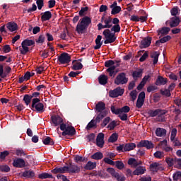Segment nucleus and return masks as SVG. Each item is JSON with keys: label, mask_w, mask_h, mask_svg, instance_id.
<instances>
[{"label": "nucleus", "mask_w": 181, "mask_h": 181, "mask_svg": "<svg viewBox=\"0 0 181 181\" xmlns=\"http://www.w3.org/2000/svg\"><path fill=\"white\" fill-rule=\"evenodd\" d=\"M105 67H108L106 71L109 73V76L110 77H115L117 73H118L119 70L117 69L119 64L117 62H115L112 60H109L105 62Z\"/></svg>", "instance_id": "f257e3e1"}, {"label": "nucleus", "mask_w": 181, "mask_h": 181, "mask_svg": "<svg viewBox=\"0 0 181 181\" xmlns=\"http://www.w3.org/2000/svg\"><path fill=\"white\" fill-rule=\"evenodd\" d=\"M95 110L98 112H100L95 118V121L97 122H100L104 117H107V115H108V111L104 110H105V104L103 102H99L96 105Z\"/></svg>", "instance_id": "f03ea898"}, {"label": "nucleus", "mask_w": 181, "mask_h": 181, "mask_svg": "<svg viewBox=\"0 0 181 181\" xmlns=\"http://www.w3.org/2000/svg\"><path fill=\"white\" fill-rule=\"evenodd\" d=\"M91 23V18L90 17H84L80 20V23H78L76 26V32L78 33L83 34L87 28H88V25Z\"/></svg>", "instance_id": "7ed1b4c3"}, {"label": "nucleus", "mask_w": 181, "mask_h": 181, "mask_svg": "<svg viewBox=\"0 0 181 181\" xmlns=\"http://www.w3.org/2000/svg\"><path fill=\"white\" fill-rule=\"evenodd\" d=\"M80 168L76 165H71L69 168L67 167H61L56 168L52 170V173H66V172H71V173H77L79 172Z\"/></svg>", "instance_id": "20e7f679"}, {"label": "nucleus", "mask_w": 181, "mask_h": 181, "mask_svg": "<svg viewBox=\"0 0 181 181\" xmlns=\"http://www.w3.org/2000/svg\"><path fill=\"white\" fill-rule=\"evenodd\" d=\"M103 35L105 36V44L107 45L108 43H114L117 37H115V34L114 33H111V31L108 29L105 30L103 33Z\"/></svg>", "instance_id": "39448f33"}, {"label": "nucleus", "mask_w": 181, "mask_h": 181, "mask_svg": "<svg viewBox=\"0 0 181 181\" xmlns=\"http://www.w3.org/2000/svg\"><path fill=\"white\" fill-rule=\"evenodd\" d=\"M35 45V41L32 40H24L22 43V47L20 48V52L21 54H26L29 52V46H33Z\"/></svg>", "instance_id": "423d86ee"}, {"label": "nucleus", "mask_w": 181, "mask_h": 181, "mask_svg": "<svg viewBox=\"0 0 181 181\" xmlns=\"http://www.w3.org/2000/svg\"><path fill=\"white\" fill-rule=\"evenodd\" d=\"M32 108L37 111V112H43L45 106L43 105V103H40V99L36 98L33 99Z\"/></svg>", "instance_id": "0eeeda50"}, {"label": "nucleus", "mask_w": 181, "mask_h": 181, "mask_svg": "<svg viewBox=\"0 0 181 181\" xmlns=\"http://www.w3.org/2000/svg\"><path fill=\"white\" fill-rule=\"evenodd\" d=\"M101 22L102 23H99L98 25V30H101V29H110V28H112V19L110 18H102Z\"/></svg>", "instance_id": "6e6552de"}, {"label": "nucleus", "mask_w": 181, "mask_h": 181, "mask_svg": "<svg viewBox=\"0 0 181 181\" xmlns=\"http://www.w3.org/2000/svg\"><path fill=\"white\" fill-rule=\"evenodd\" d=\"M60 129L63 131L62 135L64 136L66 135H74V132H76L74 127L64 124H61Z\"/></svg>", "instance_id": "1a4fd4ad"}, {"label": "nucleus", "mask_w": 181, "mask_h": 181, "mask_svg": "<svg viewBox=\"0 0 181 181\" xmlns=\"http://www.w3.org/2000/svg\"><path fill=\"white\" fill-rule=\"evenodd\" d=\"M58 62H59L61 64H67L71 62V57H70L69 54L64 52L58 57Z\"/></svg>", "instance_id": "9d476101"}, {"label": "nucleus", "mask_w": 181, "mask_h": 181, "mask_svg": "<svg viewBox=\"0 0 181 181\" xmlns=\"http://www.w3.org/2000/svg\"><path fill=\"white\" fill-rule=\"evenodd\" d=\"M131 109L128 106H124L120 109H116L115 107L112 106L111 107V111L112 114H115L116 115H118V114H127V112H129V110Z\"/></svg>", "instance_id": "9b49d317"}, {"label": "nucleus", "mask_w": 181, "mask_h": 181, "mask_svg": "<svg viewBox=\"0 0 181 181\" xmlns=\"http://www.w3.org/2000/svg\"><path fill=\"white\" fill-rule=\"evenodd\" d=\"M125 83H128V79L125 77V74L122 73L119 74L115 81V83L117 86L119 84H125Z\"/></svg>", "instance_id": "f8f14e48"}, {"label": "nucleus", "mask_w": 181, "mask_h": 181, "mask_svg": "<svg viewBox=\"0 0 181 181\" xmlns=\"http://www.w3.org/2000/svg\"><path fill=\"white\" fill-rule=\"evenodd\" d=\"M109 94H110V97H112V98H115L116 97H119V95H122V94H124V89L121 88H117L113 90H110L109 92Z\"/></svg>", "instance_id": "ddd939ff"}, {"label": "nucleus", "mask_w": 181, "mask_h": 181, "mask_svg": "<svg viewBox=\"0 0 181 181\" xmlns=\"http://www.w3.org/2000/svg\"><path fill=\"white\" fill-rule=\"evenodd\" d=\"M166 112H168V111L157 109L156 110H150L148 112V115L150 117H156V115H158V117H162V115H165Z\"/></svg>", "instance_id": "4468645a"}, {"label": "nucleus", "mask_w": 181, "mask_h": 181, "mask_svg": "<svg viewBox=\"0 0 181 181\" xmlns=\"http://www.w3.org/2000/svg\"><path fill=\"white\" fill-rule=\"evenodd\" d=\"M151 43H152V37H147L146 38H144L140 44L141 49H145L146 47H149L151 46Z\"/></svg>", "instance_id": "2eb2a0df"}, {"label": "nucleus", "mask_w": 181, "mask_h": 181, "mask_svg": "<svg viewBox=\"0 0 181 181\" xmlns=\"http://www.w3.org/2000/svg\"><path fill=\"white\" fill-rule=\"evenodd\" d=\"M144 103H145V92H141L139 95L136 104L137 108H141L144 105Z\"/></svg>", "instance_id": "dca6fc26"}, {"label": "nucleus", "mask_w": 181, "mask_h": 181, "mask_svg": "<svg viewBox=\"0 0 181 181\" xmlns=\"http://www.w3.org/2000/svg\"><path fill=\"white\" fill-rule=\"evenodd\" d=\"M25 165V160L22 158H15L13 161L14 168H24Z\"/></svg>", "instance_id": "f3484780"}, {"label": "nucleus", "mask_w": 181, "mask_h": 181, "mask_svg": "<svg viewBox=\"0 0 181 181\" xmlns=\"http://www.w3.org/2000/svg\"><path fill=\"white\" fill-rule=\"evenodd\" d=\"M52 122L54 124L55 127L59 125H62L63 123V118L60 117L59 116H52L51 117Z\"/></svg>", "instance_id": "a211bd4d"}, {"label": "nucleus", "mask_w": 181, "mask_h": 181, "mask_svg": "<svg viewBox=\"0 0 181 181\" xmlns=\"http://www.w3.org/2000/svg\"><path fill=\"white\" fill-rule=\"evenodd\" d=\"M96 144L99 148H103L104 146V134L100 133L96 138Z\"/></svg>", "instance_id": "6ab92c4d"}, {"label": "nucleus", "mask_w": 181, "mask_h": 181, "mask_svg": "<svg viewBox=\"0 0 181 181\" xmlns=\"http://www.w3.org/2000/svg\"><path fill=\"white\" fill-rule=\"evenodd\" d=\"M150 169L151 172H158V170H162L163 168H162V164H159V163H153L151 164Z\"/></svg>", "instance_id": "aec40b11"}, {"label": "nucleus", "mask_w": 181, "mask_h": 181, "mask_svg": "<svg viewBox=\"0 0 181 181\" xmlns=\"http://www.w3.org/2000/svg\"><path fill=\"white\" fill-rule=\"evenodd\" d=\"M150 79H151V75L149 74L146 75L142 79V81L141 82V83L137 87V89L141 90V88H143L144 86H145V84H146V82L149 81Z\"/></svg>", "instance_id": "412c9836"}, {"label": "nucleus", "mask_w": 181, "mask_h": 181, "mask_svg": "<svg viewBox=\"0 0 181 181\" xmlns=\"http://www.w3.org/2000/svg\"><path fill=\"white\" fill-rule=\"evenodd\" d=\"M41 20L42 22L49 21L52 18V13L50 11H45L41 13Z\"/></svg>", "instance_id": "4be33fe9"}, {"label": "nucleus", "mask_w": 181, "mask_h": 181, "mask_svg": "<svg viewBox=\"0 0 181 181\" xmlns=\"http://www.w3.org/2000/svg\"><path fill=\"white\" fill-rule=\"evenodd\" d=\"M146 171V169L144 167H139L136 168V170L133 172V175L134 176H139V175H144L145 172Z\"/></svg>", "instance_id": "5701e85b"}, {"label": "nucleus", "mask_w": 181, "mask_h": 181, "mask_svg": "<svg viewBox=\"0 0 181 181\" xmlns=\"http://www.w3.org/2000/svg\"><path fill=\"white\" fill-rule=\"evenodd\" d=\"M6 28L10 32H15L18 30V25L16 23L10 22L6 24Z\"/></svg>", "instance_id": "b1692460"}, {"label": "nucleus", "mask_w": 181, "mask_h": 181, "mask_svg": "<svg viewBox=\"0 0 181 181\" xmlns=\"http://www.w3.org/2000/svg\"><path fill=\"white\" fill-rule=\"evenodd\" d=\"M179 23H180V20L179 19V18H177L176 16L173 17L170 21V26L171 28H175V27L179 25Z\"/></svg>", "instance_id": "393cba45"}, {"label": "nucleus", "mask_w": 181, "mask_h": 181, "mask_svg": "<svg viewBox=\"0 0 181 181\" xmlns=\"http://www.w3.org/2000/svg\"><path fill=\"white\" fill-rule=\"evenodd\" d=\"M101 39H103V37L101 35H98L97 38L95 39V46L94 47V49L95 50H98V49H100L101 46H103V42H101Z\"/></svg>", "instance_id": "a878e982"}, {"label": "nucleus", "mask_w": 181, "mask_h": 181, "mask_svg": "<svg viewBox=\"0 0 181 181\" xmlns=\"http://www.w3.org/2000/svg\"><path fill=\"white\" fill-rule=\"evenodd\" d=\"M140 146H145L147 149H152L153 148V144L148 141H143L140 142Z\"/></svg>", "instance_id": "bb28decb"}, {"label": "nucleus", "mask_w": 181, "mask_h": 181, "mask_svg": "<svg viewBox=\"0 0 181 181\" xmlns=\"http://www.w3.org/2000/svg\"><path fill=\"white\" fill-rule=\"evenodd\" d=\"M98 81L100 84L105 85L107 84V83H108V76H107L106 75H100L98 77Z\"/></svg>", "instance_id": "cd10ccee"}, {"label": "nucleus", "mask_w": 181, "mask_h": 181, "mask_svg": "<svg viewBox=\"0 0 181 181\" xmlns=\"http://www.w3.org/2000/svg\"><path fill=\"white\" fill-rule=\"evenodd\" d=\"M166 83H168L166 78L162 76H158L156 82V86H164V84H166Z\"/></svg>", "instance_id": "c85d7f7f"}, {"label": "nucleus", "mask_w": 181, "mask_h": 181, "mask_svg": "<svg viewBox=\"0 0 181 181\" xmlns=\"http://www.w3.org/2000/svg\"><path fill=\"white\" fill-rule=\"evenodd\" d=\"M136 147V145H135V144L134 143L127 144L124 146V151L125 152H129V151H132V149H135Z\"/></svg>", "instance_id": "c756f323"}, {"label": "nucleus", "mask_w": 181, "mask_h": 181, "mask_svg": "<svg viewBox=\"0 0 181 181\" xmlns=\"http://www.w3.org/2000/svg\"><path fill=\"white\" fill-rule=\"evenodd\" d=\"M141 161H137L135 158H130L128 160V164L134 168L138 166V165H141Z\"/></svg>", "instance_id": "7c9ffc66"}, {"label": "nucleus", "mask_w": 181, "mask_h": 181, "mask_svg": "<svg viewBox=\"0 0 181 181\" xmlns=\"http://www.w3.org/2000/svg\"><path fill=\"white\" fill-rule=\"evenodd\" d=\"M156 135L157 136H165L166 135V130L162 128H158L156 130Z\"/></svg>", "instance_id": "2f4dec72"}, {"label": "nucleus", "mask_w": 181, "mask_h": 181, "mask_svg": "<svg viewBox=\"0 0 181 181\" xmlns=\"http://www.w3.org/2000/svg\"><path fill=\"white\" fill-rule=\"evenodd\" d=\"M116 5H117V2H115L112 5V6H115V7H113V8L112 9V15H115V14L119 13V12H121V7L119 6H116Z\"/></svg>", "instance_id": "473e14b6"}, {"label": "nucleus", "mask_w": 181, "mask_h": 181, "mask_svg": "<svg viewBox=\"0 0 181 181\" xmlns=\"http://www.w3.org/2000/svg\"><path fill=\"white\" fill-rule=\"evenodd\" d=\"M170 39H171L170 35H167V36L161 38L159 41H156V46H158V45L160 43H166V42H169V40H170Z\"/></svg>", "instance_id": "72a5a7b5"}, {"label": "nucleus", "mask_w": 181, "mask_h": 181, "mask_svg": "<svg viewBox=\"0 0 181 181\" xmlns=\"http://www.w3.org/2000/svg\"><path fill=\"white\" fill-rule=\"evenodd\" d=\"M39 179H52L53 175L47 173H42L38 175Z\"/></svg>", "instance_id": "f704fd0d"}, {"label": "nucleus", "mask_w": 181, "mask_h": 181, "mask_svg": "<svg viewBox=\"0 0 181 181\" xmlns=\"http://www.w3.org/2000/svg\"><path fill=\"white\" fill-rule=\"evenodd\" d=\"M95 166H96L95 163H93L91 161H89V162H88V163L85 166V169H87L88 170H91L94 169L95 168Z\"/></svg>", "instance_id": "c9c22d12"}, {"label": "nucleus", "mask_w": 181, "mask_h": 181, "mask_svg": "<svg viewBox=\"0 0 181 181\" xmlns=\"http://www.w3.org/2000/svg\"><path fill=\"white\" fill-rule=\"evenodd\" d=\"M83 69V64L80 62H75L73 64L72 70H81Z\"/></svg>", "instance_id": "e433bc0d"}, {"label": "nucleus", "mask_w": 181, "mask_h": 181, "mask_svg": "<svg viewBox=\"0 0 181 181\" xmlns=\"http://www.w3.org/2000/svg\"><path fill=\"white\" fill-rule=\"evenodd\" d=\"M170 30V28L168 27H164L158 30V35H168Z\"/></svg>", "instance_id": "4c0bfd02"}, {"label": "nucleus", "mask_w": 181, "mask_h": 181, "mask_svg": "<svg viewBox=\"0 0 181 181\" xmlns=\"http://www.w3.org/2000/svg\"><path fill=\"white\" fill-rule=\"evenodd\" d=\"M92 159H95L96 160H98L100 159H103V154L101 152H97L95 153H94L92 156H91Z\"/></svg>", "instance_id": "58836bf2"}, {"label": "nucleus", "mask_w": 181, "mask_h": 181, "mask_svg": "<svg viewBox=\"0 0 181 181\" xmlns=\"http://www.w3.org/2000/svg\"><path fill=\"white\" fill-rule=\"evenodd\" d=\"M158 57H159L158 52H155L151 54V58L153 59V64H156V63H158Z\"/></svg>", "instance_id": "ea45409f"}, {"label": "nucleus", "mask_w": 181, "mask_h": 181, "mask_svg": "<svg viewBox=\"0 0 181 181\" xmlns=\"http://www.w3.org/2000/svg\"><path fill=\"white\" fill-rule=\"evenodd\" d=\"M118 140V134L117 133H113L109 138L108 141L110 142H116Z\"/></svg>", "instance_id": "a19ab883"}, {"label": "nucleus", "mask_w": 181, "mask_h": 181, "mask_svg": "<svg viewBox=\"0 0 181 181\" xmlns=\"http://www.w3.org/2000/svg\"><path fill=\"white\" fill-rule=\"evenodd\" d=\"M23 176H24V177H33V176H35V173L33 171H25L23 173Z\"/></svg>", "instance_id": "79ce46f5"}, {"label": "nucleus", "mask_w": 181, "mask_h": 181, "mask_svg": "<svg viewBox=\"0 0 181 181\" xmlns=\"http://www.w3.org/2000/svg\"><path fill=\"white\" fill-rule=\"evenodd\" d=\"M173 180L174 181H181V172L177 171L173 175Z\"/></svg>", "instance_id": "37998d69"}, {"label": "nucleus", "mask_w": 181, "mask_h": 181, "mask_svg": "<svg viewBox=\"0 0 181 181\" xmlns=\"http://www.w3.org/2000/svg\"><path fill=\"white\" fill-rule=\"evenodd\" d=\"M43 144L45 145H53L54 142H53L50 137L47 136L43 140Z\"/></svg>", "instance_id": "c03bdc74"}, {"label": "nucleus", "mask_w": 181, "mask_h": 181, "mask_svg": "<svg viewBox=\"0 0 181 181\" xmlns=\"http://www.w3.org/2000/svg\"><path fill=\"white\" fill-rule=\"evenodd\" d=\"M115 177L118 181H125V176L123 175V174H119L118 173H117L115 175Z\"/></svg>", "instance_id": "a18cd8bd"}, {"label": "nucleus", "mask_w": 181, "mask_h": 181, "mask_svg": "<svg viewBox=\"0 0 181 181\" xmlns=\"http://www.w3.org/2000/svg\"><path fill=\"white\" fill-rule=\"evenodd\" d=\"M33 98V96L29 95H25L23 98V100L25 101L26 105L28 104H30V100Z\"/></svg>", "instance_id": "49530a36"}, {"label": "nucleus", "mask_w": 181, "mask_h": 181, "mask_svg": "<svg viewBox=\"0 0 181 181\" xmlns=\"http://www.w3.org/2000/svg\"><path fill=\"white\" fill-rule=\"evenodd\" d=\"M134 78H138L139 77H142V71L141 69L137 70L133 73Z\"/></svg>", "instance_id": "de8ad7c7"}, {"label": "nucleus", "mask_w": 181, "mask_h": 181, "mask_svg": "<svg viewBox=\"0 0 181 181\" xmlns=\"http://www.w3.org/2000/svg\"><path fill=\"white\" fill-rule=\"evenodd\" d=\"M154 156H155V158H157V159H162V158H163L165 156V155L163 154V152H162V151H156L154 153Z\"/></svg>", "instance_id": "09e8293b"}, {"label": "nucleus", "mask_w": 181, "mask_h": 181, "mask_svg": "<svg viewBox=\"0 0 181 181\" xmlns=\"http://www.w3.org/2000/svg\"><path fill=\"white\" fill-rule=\"evenodd\" d=\"M177 134V129H173L171 131V136H170L171 141H175V138H176Z\"/></svg>", "instance_id": "8fccbe9b"}, {"label": "nucleus", "mask_w": 181, "mask_h": 181, "mask_svg": "<svg viewBox=\"0 0 181 181\" xmlns=\"http://www.w3.org/2000/svg\"><path fill=\"white\" fill-rule=\"evenodd\" d=\"M47 46H48V50L49 52V53L50 56H53L54 54V47L52 46V44L50 43H48Z\"/></svg>", "instance_id": "3c124183"}, {"label": "nucleus", "mask_w": 181, "mask_h": 181, "mask_svg": "<svg viewBox=\"0 0 181 181\" xmlns=\"http://www.w3.org/2000/svg\"><path fill=\"white\" fill-rule=\"evenodd\" d=\"M175 161H176V159L173 160V158H166V162L168 166H173V165H175Z\"/></svg>", "instance_id": "603ef678"}, {"label": "nucleus", "mask_w": 181, "mask_h": 181, "mask_svg": "<svg viewBox=\"0 0 181 181\" xmlns=\"http://www.w3.org/2000/svg\"><path fill=\"white\" fill-rule=\"evenodd\" d=\"M121 30V27L119 26V25L117 24L115 25L112 28H111V31L112 32H115V33H118Z\"/></svg>", "instance_id": "864d4df0"}, {"label": "nucleus", "mask_w": 181, "mask_h": 181, "mask_svg": "<svg viewBox=\"0 0 181 181\" xmlns=\"http://www.w3.org/2000/svg\"><path fill=\"white\" fill-rule=\"evenodd\" d=\"M117 115H119L122 121H127V119H128V115L127 113H119Z\"/></svg>", "instance_id": "5fc2aeb1"}, {"label": "nucleus", "mask_w": 181, "mask_h": 181, "mask_svg": "<svg viewBox=\"0 0 181 181\" xmlns=\"http://www.w3.org/2000/svg\"><path fill=\"white\" fill-rule=\"evenodd\" d=\"M0 77L5 78L6 77V72L4 71V66L0 65Z\"/></svg>", "instance_id": "6e6d98bb"}, {"label": "nucleus", "mask_w": 181, "mask_h": 181, "mask_svg": "<svg viewBox=\"0 0 181 181\" xmlns=\"http://www.w3.org/2000/svg\"><path fill=\"white\" fill-rule=\"evenodd\" d=\"M115 127H117V123L115 122V121H113L108 124L107 128L111 131L114 129Z\"/></svg>", "instance_id": "4d7b16f0"}, {"label": "nucleus", "mask_w": 181, "mask_h": 181, "mask_svg": "<svg viewBox=\"0 0 181 181\" xmlns=\"http://www.w3.org/2000/svg\"><path fill=\"white\" fill-rule=\"evenodd\" d=\"M36 43L42 44L45 42V35H41L39 37L35 40Z\"/></svg>", "instance_id": "13d9d810"}, {"label": "nucleus", "mask_w": 181, "mask_h": 181, "mask_svg": "<svg viewBox=\"0 0 181 181\" xmlns=\"http://www.w3.org/2000/svg\"><path fill=\"white\" fill-rule=\"evenodd\" d=\"M95 125H96L95 121L91 120L87 125L86 128H87V129H90V128H94V127H95Z\"/></svg>", "instance_id": "bf43d9fd"}, {"label": "nucleus", "mask_w": 181, "mask_h": 181, "mask_svg": "<svg viewBox=\"0 0 181 181\" xmlns=\"http://www.w3.org/2000/svg\"><path fill=\"white\" fill-rule=\"evenodd\" d=\"M116 168L117 169H124V163L122 161H116Z\"/></svg>", "instance_id": "052dcab7"}, {"label": "nucleus", "mask_w": 181, "mask_h": 181, "mask_svg": "<svg viewBox=\"0 0 181 181\" xmlns=\"http://www.w3.org/2000/svg\"><path fill=\"white\" fill-rule=\"evenodd\" d=\"M159 146H160L161 149H164L168 146V141L166 140H163L159 144Z\"/></svg>", "instance_id": "680f3d73"}, {"label": "nucleus", "mask_w": 181, "mask_h": 181, "mask_svg": "<svg viewBox=\"0 0 181 181\" xmlns=\"http://www.w3.org/2000/svg\"><path fill=\"white\" fill-rule=\"evenodd\" d=\"M0 169L2 172H9L11 170V168L8 165H1Z\"/></svg>", "instance_id": "e2e57ef3"}, {"label": "nucleus", "mask_w": 181, "mask_h": 181, "mask_svg": "<svg viewBox=\"0 0 181 181\" xmlns=\"http://www.w3.org/2000/svg\"><path fill=\"white\" fill-rule=\"evenodd\" d=\"M9 155V152L8 151H3L0 153V158L1 159H5V158H6V156H8Z\"/></svg>", "instance_id": "0e129e2a"}, {"label": "nucleus", "mask_w": 181, "mask_h": 181, "mask_svg": "<svg viewBox=\"0 0 181 181\" xmlns=\"http://www.w3.org/2000/svg\"><path fill=\"white\" fill-rule=\"evenodd\" d=\"M37 8L40 11L43 8V0H37Z\"/></svg>", "instance_id": "69168bd1"}, {"label": "nucleus", "mask_w": 181, "mask_h": 181, "mask_svg": "<svg viewBox=\"0 0 181 181\" xmlns=\"http://www.w3.org/2000/svg\"><path fill=\"white\" fill-rule=\"evenodd\" d=\"M175 168H181V159H175Z\"/></svg>", "instance_id": "338daca9"}, {"label": "nucleus", "mask_w": 181, "mask_h": 181, "mask_svg": "<svg viewBox=\"0 0 181 181\" xmlns=\"http://www.w3.org/2000/svg\"><path fill=\"white\" fill-rule=\"evenodd\" d=\"M141 181H152V178L149 176H144L140 178Z\"/></svg>", "instance_id": "774afa93"}]
</instances>
